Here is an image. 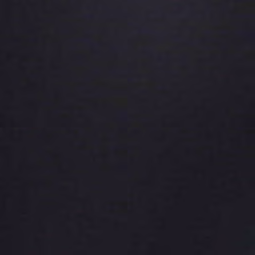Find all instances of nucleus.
<instances>
[{
	"instance_id": "nucleus-1",
	"label": "nucleus",
	"mask_w": 255,
	"mask_h": 255,
	"mask_svg": "<svg viewBox=\"0 0 255 255\" xmlns=\"http://www.w3.org/2000/svg\"><path fill=\"white\" fill-rule=\"evenodd\" d=\"M49 159H50V158H49V157H46V160H49Z\"/></svg>"
}]
</instances>
